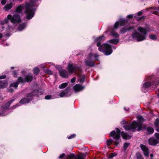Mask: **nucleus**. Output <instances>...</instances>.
Returning <instances> with one entry per match:
<instances>
[{
	"instance_id": "21",
	"label": "nucleus",
	"mask_w": 159,
	"mask_h": 159,
	"mask_svg": "<svg viewBox=\"0 0 159 159\" xmlns=\"http://www.w3.org/2000/svg\"><path fill=\"white\" fill-rule=\"evenodd\" d=\"M110 32L111 35L113 37L116 38H119V35L114 31L113 29L110 31Z\"/></svg>"
},
{
	"instance_id": "16",
	"label": "nucleus",
	"mask_w": 159,
	"mask_h": 159,
	"mask_svg": "<svg viewBox=\"0 0 159 159\" xmlns=\"http://www.w3.org/2000/svg\"><path fill=\"white\" fill-rule=\"evenodd\" d=\"M98 56L97 55L92 54L91 53L89 54L88 59L94 62L96 60H98Z\"/></svg>"
},
{
	"instance_id": "13",
	"label": "nucleus",
	"mask_w": 159,
	"mask_h": 159,
	"mask_svg": "<svg viewBox=\"0 0 159 159\" xmlns=\"http://www.w3.org/2000/svg\"><path fill=\"white\" fill-rule=\"evenodd\" d=\"M70 89L67 88L64 91L60 92L59 95L60 97H66L71 95V94L69 92Z\"/></svg>"
},
{
	"instance_id": "23",
	"label": "nucleus",
	"mask_w": 159,
	"mask_h": 159,
	"mask_svg": "<svg viewBox=\"0 0 159 159\" xmlns=\"http://www.w3.org/2000/svg\"><path fill=\"white\" fill-rule=\"evenodd\" d=\"M152 86H158L159 84V79L157 78L152 81Z\"/></svg>"
},
{
	"instance_id": "2",
	"label": "nucleus",
	"mask_w": 159,
	"mask_h": 159,
	"mask_svg": "<svg viewBox=\"0 0 159 159\" xmlns=\"http://www.w3.org/2000/svg\"><path fill=\"white\" fill-rule=\"evenodd\" d=\"M35 4L33 1L29 4H26L25 12L26 15V18L27 19H31L33 17L35 10Z\"/></svg>"
},
{
	"instance_id": "7",
	"label": "nucleus",
	"mask_w": 159,
	"mask_h": 159,
	"mask_svg": "<svg viewBox=\"0 0 159 159\" xmlns=\"http://www.w3.org/2000/svg\"><path fill=\"white\" fill-rule=\"evenodd\" d=\"M98 49L107 56L111 54L113 52L111 45L107 43L102 44L98 48Z\"/></svg>"
},
{
	"instance_id": "44",
	"label": "nucleus",
	"mask_w": 159,
	"mask_h": 159,
	"mask_svg": "<svg viewBox=\"0 0 159 159\" xmlns=\"http://www.w3.org/2000/svg\"><path fill=\"white\" fill-rule=\"evenodd\" d=\"M144 28H145L147 32H149L150 31V28L148 25H146Z\"/></svg>"
},
{
	"instance_id": "11",
	"label": "nucleus",
	"mask_w": 159,
	"mask_h": 159,
	"mask_svg": "<svg viewBox=\"0 0 159 159\" xmlns=\"http://www.w3.org/2000/svg\"><path fill=\"white\" fill-rule=\"evenodd\" d=\"M148 143L150 145L155 146L159 143L158 139L151 137L148 139Z\"/></svg>"
},
{
	"instance_id": "60",
	"label": "nucleus",
	"mask_w": 159,
	"mask_h": 159,
	"mask_svg": "<svg viewBox=\"0 0 159 159\" xmlns=\"http://www.w3.org/2000/svg\"><path fill=\"white\" fill-rule=\"evenodd\" d=\"M110 31H109V30H107L106 31H105V32H104V33H105V34H107V33L109 32H110Z\"/></svg>"
},
{
	"instance_id": "34",
	"label": "nucleus",
	"mask_w": 159,
	"mask_h": 159,
	"mask_svg": "<svg viewBox=\"0 0 159 159\" xmlns=\"http://www.w3.org/2000/svg\"><path fill=\"white\" fill-rule=\"evenodd\" d=\"M130 145V143H125L123 145V151L125 152L127 150V148Z\"/></svg>"
},
{
	"instance_id": "36",
	"label": "nucleus",
	"mask_w": 159,
	"mask_h": 159,
	"mask_svg": "<svg viewBox=\"0 0 159 159\" xmlns=\"http://www.w3.org/2000/svg\"><path fill=\"white\" fill-rule=\"evenodd\" d=\"M149 38L150 39L155 40L157 39V37L156 35L153 34H151L149 35Z\"/></svg>"
},
{
	"instance_id": "63",
	"label": "nucleus",
	"mask_w": 159,
	"mask_h": 159,
	"mask_svg": "<svg viewBox=\"0 0 159 159\" xmlns=\"http://www.w3.org/2000/svg\"><path fill=\"white\" fill-rule=\"evenodd\" d=\"M20 105L18 104H17L13 106L14 107H17L19 106Z\"/></svg>"
},
{
	"instance_id": "10",
	"label": "nucleus",
	"mask_w": 159,
	"mask_h": 159,
	"mask_svg": "<svg viewBox=\"0 0 159 159\" xmlns=\"http://www.w3.org/2000/svg\"><path fill=\"white\" fill-rule=\"evenodd\" d=\"M106 39L104 35L102 34L99 37L96 38L94 39V41L97 42V46L98 47H99L101 44V43L104 41Z\"/></svg>"
},
{
	"instance_id": "41",
	"label": "nucleus",
	"mask_w": 159,
	"mask_h": 159,
	"mask_svg": "<svg viewBox=\"0 0 159 159\" xmlns=\"http://www.w3.org/2000/svg\"><path fill=\"white\" fill-rule=\"evenodd\" d=\"M137 159H143L142 155L139 153H137L136 154Z\"/></svg>"
},
{
	"instance_id": "28",
	"label": "nucleus",
	"mask_w": 159,
	"mask_h": 159,
	"mask_svg": "<svg viewBox=\"0 0 159 159\" xmlns=\"http://www.w3.org/2000/svg\"><path fill=\"white\" fill-rule=\"evenodd\" d=\"M119 42L118 39H112L109 40L108 42L110 43L114 44H117Z\"/></svg>"
},
{
	"instance_id": "47",
	"label": "nucleus",
	"mask_w": 159,
	"mask_h": 159,
	"mask_svg": "<svg viewBox=\"0 0 159 159\" xmlns=\"http://www.w3.org/2000/svg\"><path fill=\"white\" fill-rule=\"evenodd\" d=\"M45 72L47 74H52V72L48 69H47L46 70Z\"/></svg>"
},
{
	"instance_id": "64",
	"label": "nucleus",
	"mask_w": 159,
	"mask_h": 159,
	"mask_svg": "<svg viewBox=\"0 0 159 159\" xmlns=\"http://www.w3.org/2000/svg\"><path fill=\"white\" fill-rule=\"evenodd\" d=\"M3 115H2V114L0 113V116H3Z\"/></svg>"
},
{
	"instance_id": "26",
	"label": "nucleus",
	"mask_w": 159,
	"mask_h": 159,
	"mask_svg": "<svg viewBox=\"0 0 159 159\" xmlns=\"http://www.w3.org/2000/svg\"><path fill=\"white\" fill-rule=\"evenodd\" d=\"M73 89L74 92H78L80 91V84H75L73 87Z\"/></svg>"
},
{
	"instance_id": "49",
	"label": "nucleus",
	"mask_w": 159,
	"mask_h": 159,
	"mask_svg": "<svg viewBox=\"0 0 159 159\" xmlns=\"http://www.w3.org/2000/svg\"><path fill=\"white\" fill-rule=\"evenodd\" d=\"M155 137L157 139H158L159 140V133H156L154 134V135Z\"/></svg>"
},
{
	"instance_id": "53",
	"label": "nucleus",
	"mask_w": 159,
	"mask_h": 159,
	"mask_svg": "<svg viewBox=\"0 0 159 159\" xmlns=\"http://www.w3.org/2000/svg\"><path fill=\"white\" fill-rule=\"evenodd\" d=\"M6 0H2L1 1V3L2 5H4L6 2Z\"/></svg>"
},
{
	"instance_id": "6",
	"label": "nucleus",
	"mask_w": 159,
	"mask_h": 159,
	"mask_svg": "<svg viewBox=\"0 0 159 159\" xmlns=\"http://www.w3.org/2000/svg\"><path fill=\"white\" fill-rule=\"evenodd\" d=\"M43 93V90L41 89L39 90H34L32 93L28 94L26 98L22 99L19 102L21 104L28 103L32 100L33 96L36 95H41Z\"/></svg>"
},
{
	"instance_id": "42",
	"label": "nucleus",
	"mask_w": 159,
	"mask_h": 159,
	"mask_svg": "<svg viewBox=\"0 0 159 159\" xmlns=\"http://www.w3.org/2000/svg\"><path fill=\"white\" fill-rule=\"evenodd\" d=\"M120 25V23L119 21H116L114 25V29H117L118 28L119 25Z\"/></svg>"
},
{
	"instance_id": "52",
	"label": "nucleus",
	"mask_w": 159,
	"mask_h": 159,
	"mask_svg": "<svg viewBox=\"0 0 159 159\" xmlns=\"http://www.w3.org/2000/svg\"><path fill=\"white\" fill-rule=\"evenodd\" d=\"M133 15L132 14L129 15L127 16V17L129 19H131L133 18Z\"/></svg>"
},
{
	"instance_id": "61",
	"label": "nucleus",
	"mask_w": 159,
	"mask_h": 159,
	"mask_svg": "<svg viewBox=\"0 0 159 159\" xmlns=\"http://www.w3.org/2000/svg\"><path fill=\"white\" fill-rule=\"evenodd\" d=\"M150 156L151 157V158L153 157V154H152V153H151L150 154Z\"/></svg>"
},
{
	"instance_id": "18",
	"label": "nucleus",
	"mask_w": 159,
	"mask_h": 159,
	"mask_svg": "<svg viewBox=\"0 0 159 159\" xmlns=\"http://www.w3.org/2000/svg\"><path fill=\"white\" fill-rule=\"evenodd\" d=\"M85 63L86 66H89L90 67H93L95 65L94 62L88 59L85 61Z\"/></svg>"
},
{
	"instance_id": "57",
	"label": "nucleus",
	"mask_w": 159,
	"mask_h": 159,
	"mask_svg": "<svg viewBox=\"0 0 159 159\" xmlns=\"http://www.w3.org/2000/svg\"><path fill=\"white\" fill-rule=\"evenodd\" d=\"M143 14V12L141 11H139L137 13V15L138 16H140L141 15H142Z\"/></svg>"
},
{
	"instance_id": "50",
	"label": "nucleus",
	"mask_w": 159,
	"mask_h": 159,
	"mask_svg": "<svg viewBox=\"0 0 159 159\" xmlns=\"http://www.w3.org/2000/svg\"><path fill=\"white\" fill-rule=\"evenodd\" d=\"M75 136H76V135L75 134H73L70 136H69L68 137V139H71L73 138H74L75 137Z\"/></svg>"
},
{
	"instance_id": "40",
	"label": "nucleus",
	"mask_w": 159,
	"mask_h": 159,
	"mask_svg": "<svg viewBox=\"0 0 159 159\" xmlns=\"http://www.w3.org/2000/svg\"><path fill=\"white\" fill-rule=\"evenodd\" d=\"M117 155V154L116 152H113L110 154L109 156V157L110 158H112L113 157H115Z\"/></svg>"
},
{
	"instance_id": "15",
	"label": "nucleus",
	"mask_w": 159,
	"mask_h": 159,
	"mask_svg": "<svg viewBox=\"0 0 159 159\" xmlns=\"http://www.w3.org/2000/svg\"><path fill=\"white\" fill-rule=\"evenodd\" d=\"M134 29V27L133 26L128 27L127 26H125L120 30V33L124 34L127 31H130L131 30Z\"/></svg>"
},
{
	"instance_id": "45",
	"label": "nucleus",
	"mask_w": 159,
	"mask_h": 159,
	"mask_svg": "<svg viewBox=\"0 0 159 159\" xmlns=\"http://www.w3.org/2000/svg\"><path fill=\"white\" fill-rule=\"evenodd\" d=\"M144 152V156L146 157H148L149 156V149L148 150H147L146 152Z\"/></svg>"
},
{
	"instance_id": "33",
	"label": "nucleus",
	"mask_w": 159,
	"mask_h": 159,
	"mask_svg": "<svg viewBox=\"0 0 159 159\" xmlns=\"http://www.w3.org/2000/svg\"><path fill=\"white\" fill-rule=\"evenodd\" d=\"M87 152H85L84 153H82L80 152V159H85L86 156Z\"/></svg>"
},
{
	"instance_id": "56",
	"label": "nucleus",
	"mask_w": 159,
	"mask_h": 159,
	"mask_svg": "<svg viewBox=\"0 0 159 159\" xmlns=\"http://www.w3.org/2000/svg\"><path fill=\"white\" fill-rule=\"evenodd\" d=\"M74 157V155L71 154L69 156V158L70 159H71Z\"/></svg>"
},
{
	"instance_id": "1",
	"label": "nucleus",
	"mask_w": 159,
	"mask_h": 159,
	"mask_svg": "<svg viewBox=\"0 0 159 159\" xmlns=\"http://www.w3.org/2000/svg\"><path fill=\"white\" fill-rule=\"evenodd\" d=\"M23 8V7L21 5L19 6L16 8L15 11V14L13 16L11 15H8L7 18L0 21V25L7 23L9 20H10L11 23L14 24H17L20 22L21 19L19 14L21 12Z\"/></svg>"
},
{
	"instance_id": "55",
	"label": "nucleus",
	"mask_w": 159,
	"mask_h": 159,
	"mask_svg": "<svg viewBox=\"0 0 159 159\" xmlns=\"http://www.w3.org/2000/svg\"><path fill=\"white\" fill-rule=\"evenodd\" d=\"M65 155V154L64 153H62L59 156V158H62L64 157Z\"/></svg>"
},
{
	"instance_id": "30",
	"label": "nucleus",
	"mask_w": 159,
	"mask_h": 159,
	"mask_svg": "<svg viewBox=\"0 0 159 159\" xmlns=\"http://www.w3.org/2000/svg\"><path fill=\"white\" fill-rule=\"evenodd\" d=\"M26 26V23H23L21 24H20L18 28V30L21 31L24 29Z\"/></svg>"
},
{
	"instance_id": "51",
	"label": "nucleus",
	"mask_w": 159,
	"mask_h": 159,
	"mask_svg": "<svg viewBox=\"0 0 159 159\" xmlns=\"http://www.w3.org/2000/svg\"><path fill=\"white\" fill-rule=\"evenodd\" d=\"M52 97L51 95H47L45 97L46 99L48 100L51 99Z\"/></svg>"
},
{
	"instance_id": "9",
	"label": "nucleus",
	"mask_w": 159,
	"mask_h": 159,
	"mask_svg": "<svg viewBox=\"0 0 159 159\" xmlns=\"http://www.w3.org/2000/svg\"><path fill=\"white\" fill-rule=\"evenodd\" d=\"M56 68L58 69L60 75L64 78H67L68 77L69 74L66 70L62 69L60 66H57Z\"/></svg>"
},
{
	"instance_id": "29",
	"label": "nucleus",
	"mask_w": 159,
	"mask_h": 159,
	"mask_svg": "<svg viewBox=\"0 0 159 159\" xmlns=\"http://www.w3.org/2000/svg\"><path fill=\"white\" fill-rule=\"evenodd\" d=\"M151 86H152V82L149 81L145 82L143 84L144 87L145 88H148Z\"/></svg>"
},
{
	"instance_id": "20",
	"label": "nucleus",
	"mask_w": 159,
	"mask_h": 159,
	"mask_svg": "<svg viewBox=\"0 0 159 159\" xmlns=\"http://www.w3.org/2000/svg\"><path fill=\"white\" fill-rule=\"evenodd\" d=\"M138 30L142 33L143 35L146 36L147 34V31L145 28L142 27H139L138 28Z\"/></svg>"
},
{
	"instance_id": "27",
	"label": "nucleus",
	"mask_w": 159,
	"mask_h": 159,
	"mask_svg": "<svg viewBox=\"0 0 159 159\" xmlns=\"http://www.w3.org/2000/svg\"><path fill=\"white\" fill-rule=\"evenodd\" d=\"M120 25L121 26H125L128 23V21L127 20H120L119 21Z\"/></svg>"
},
{
	"instance_id": "38",
	"label": "nucleus",
	"mask_w": 159,
	"mask_h": 159,
	"mask_svg": "<svg viewBox=\"0 0 159 159\" xmlns=\"http://www.w3.org/2000/svg\"><path fill=\"white\" fill-rule=\"evenodd\" d=\"M33 71L34 74L35 75L38 74L39 72V69L37 67H36L34 68Z\"/></svg>"
},
{
	"instance_id": "31",
	"label": "nucleus",
	"mask_w": 159,
	"mask_h": 159,
	"mask_svg": "<svg viewBox=\"0 0 159 159\" xmlns=\"http://www.w3.org/2000/svg\"><path fill=\"white\" fill-rule=\"evenodd\" d=\"M140 147L143 152H146L147 150L149 149L146 146L143 144H141Z\"/></svg>"
},
{
	"instance_id": "14",
	"label": "nucleus",
	"mask_w": 159,
	"mask_h": 159,
	"mask_svg": "<svg viewBox=\"0 0 159 159\" xmlns=\"http://www.w3.org/2000/svg\"><path fill=\"white\" fill-rule=\"evenodd\" d=\"M147 125L145 124H142V125L141 126V128L140 130H138L139 129V126H136L135 127H133V128H131V130L133 132H134L136 131V130H137L139 132L142 130H145L146 129H147Z\"/></svg>"
},
{
	"instance_id": "62",
	"label": "nucleus",
	"mask_w": 159,
	"mask_h": 159,
	"mask_svg": "<svg viewBox=\"0 0 159 159\" xmlns=\"http://www.w3.org/2000/svg\"><path fill=\"white\" fill-rule=\"evenodd\" d=\"M2 37V34L1 33H0V39Z\"/></svg>"
},
{
	"instance_id": "22",
	"label": "nucleus",
	"mask_w": 159,
	"mask_h": 159,
	"mask_svg": "<svg viewBox=\"0 0 159 159\" xmlns=\"http://www.w3.org/2000/svg\"><path fill=\"white\" fill-rule=\"evenodd\" d=\"M7 85V82L6 81L4 80L0 81V88H4Z\"/></svg>"
},
{
	"instance_id": "19",
	"label": "nucleus",
	"mask_w": 159,
	"mask_h": 159,
	"mask_svg": "<svg viewBox=\"0 0 159 159\" xmlns=\"http://www.w3.org/2000/svg\"><path fill=\"white\" fill-rule=\"evenodd\" d=\"M13 3L10 2L9 3L7 4L4 7V9L5 11H7L10 9L12 7Z\"/></svg>"
},
{
	"instance_id": "58",
	"label": "nucleus",
	"mask_w": 159,
	"mask_h": 159,
	"mask_svg": "<svg viewBox=\"0 0 159 159\" xmlns=\"http://www.w3.org/2000/svg\"><path fill=\"white\" fill-rule=\"evenodd\" d=\"M153 13L155 15H157L159 13V12L158 11H154Z\"/></svg>"
},
{
	"instance_id": "46",
	"label": "nucleus",
	"mask_w": 159,
	"mask_h": 159,
	"mask_svg": "<svg viewBox=\"0 0 159 159\" xmlns=\"http://www.w3.org/2000/svg\"><path fill=\"white\" fill-rule=\"evenodd\" d=\"M82 84H81V83L80 84V91L83 90L85 88V85H82Z\"/></svg>"
},
{
	"instance_id": "4",
	"label": "nucleus",
	"mask_w": 159,
	"mask_h": 159,
	"mask_svg": "<svg viewBox=\"0 0 159 159\" xmlns=\"http://www.w3.org/2000/svg\"><path fill=\"white\" fill-rule=\"evenodd\" d=\"M116 131L113 130L109 134V136L110 137H112L113 138V141L115 144V147L118 146L120 142L121 141L120 139V134L121 132L120 130L118 128H116Z\"/></svg>"
},
{
	"instance_id": "35",
	"label": "nucleus",
	"mask_w": 159,
	"mask_h": 159,
	"mask_svg": "<svg viewBox=\"0 0 159 159\" xmlns=\"http://www.w3.org/2000/svg\"><path fill=\"white\" fill-rule=\"evenodd\" d=\"M68 85V84L67 83H63L59 86V88L60 89H63L65 88Z\"/></svg>"
},
{
	"instance_id": "3",
	"label": "nucleus",
	"mask_w": 159,
	"mask_h": 159,
	"mask_svg": "<svg viewBox=\"0 0 159 159\" xmlns=\"http://www.w3.org/2000/svg\"><path fill=\"white\" fill-rule=\"evenodd\" d=\"M138 122L136 120H134L131 124L128 125L124 126L125 129L126 130L128 131L131 129V128H133L136 126H139V130H140L141 128V126L142 124L144 122V119L142 116H140L137 117Z\"/></svg>"
},
{
	"instance_id": "37",
	"label": "nucleus",
	"mask_w": 159,
	"mask_h": 159,
	"mask_svg": "<svg viewBox=\"0 0 159 159\" xmlns=\"http://www.w3.org/2000/svg\"><path fill=\"white\" fill-rule=\"evenodd\" d=\"M154 125L156 128L159 127V119L158 118H157L156 119Z\"/></svg>"
},
{
	"instance_id": "8",
	"label": "nucleus",
	"mask_w": 159,
	"mask_h": 159,
	"mask_svg": "<svg viewBox=\"0 0 159 159\" xmlns=\"http://www.w3.org/2000/svg\"><path fill=\"white\" fill-rule=\"evenodd\" d=\"M132 37L133 38L136 39L138 42L142 41L146 39V36L143 35L138 32L134 33L132 34Z\"/></svg>"
},
{
	"instance_id": "54",
	"label": "nucleus",
	"mask_w": 159,
	"mask_h": 159,
	"mask_svg": "<svg viewBox=\"0 0 159 159\" xmlns=\"http://www.w3.org/2000/svg\"><path fill=\"white\" fill-rule=\"evenodd\" d=\"M75 80H76L75 78L73 77V78H72L71 79V82L72 83L75 82Z\"/></svg>"
},
{
	"instance_id": "59",
	"label": "nucleus",
	"mask_w": 159,
	"mask_h": 159,
	"mask_svg": "<svg viewBox=\"0 0 159 159\" xmlns=\"http://www.w3.org/2000/svg\"><path fill=\"white\" fill-rule=\"evenodd\" d=\"M155 130L159 132V127L156 128Z\"/></svg>"
},
{
	"instance_id": "39",
	"label": "nucleus",
	"mask_w": 159,
	"mask_h": 159,
	"mask_svg": "<svg viewBox=\"0 0 159 159\" xmlns=\"http://www.w3.org/2000/svg\"><path fill=\"white\" fill-rule=\"evenodd\" d=\"M15 100L14 99H12L9 101L6 104V107H9L12 103Z\"/></svg>"
},
{
	"instance_id": "25",
	"label": "nucleus",
	"mask_w": 159,
	"mask_h": 159,
	"mask_svg": "<svg viewBox=\"0 0 159 159\" xmlns=\"http://www.w3.org/2000/svg\"><path fill=\"white\" fill-rule=\"evenodd\" d=\"M81 70L80 69V84H83V82H84L85 81V78H86V75H82L81 74Z\"/></svg>"
},
{
	"instance_id": "43",
	"label": "nucleus",
	"mask_w": 159,
	"mask_h": 159,
	"mask_svg": "<svg viewBox=\"0 0 159 159\" xmlns=\"http://www.w3.org/2000/svg\"><path fill=\"white\" fill-rule=\"evenodd\" d=\"M127 123H128V122L125 120H123L121 122V124L124 125V126H123V127L124 128H125L124 126L127 125H126L127 124Z\"/></svg>"
},
{
	"instance_id": "32",
	"label": "nucleus",
	"mask_w": 159,
	"mask_h": 159,
	"mask_svg": "<svg viewBox=\"0 0 159 159\" xmlns=\"http://www.w3.org/2000/svg\"><path fill=\"white\" fill-rule=\"evenodd\" d=\"M112 139H109L107 140V145L108 146H110L112 143H114L115 145V144L114 142L113 141V138H112Z\"/></svg>"
},
{
	"instance_id": "48",
	"label": "nucleus",
	"mask_w": 159,
	"mask_h": 159,
	"mask_svg": "<svg viewBox=\"0 0 159 159\" xmlns=\"http://www.w3.org/2000/svg\"><path fill=\"white\" fill-rule=\"evenodd\" d=\"M145 16H142L141 17H140L138 18L137 20L138 21H140L141 20H143L145 19Z\"/></svg>"
},
{
	"instance_id": "24",
	"label": "nucleus",
	"mask_w": 159,
	"mask_h": 159,
	"mask_svg": "<svg viewBox=\"0 0 159 159\" xmlns=\"http://www.w3.org/2000/svg\"><path fill=\"white\" fill-rule=\"evenodd\" d=\"M147 130L148 132V134H152L154 131V129L150 126H148L147 128Z\"/></svg>"
},
{
	"instance_id": "5",
	"label": "nucleus",
	"mask_w": 159,
	"mask_h": 159,
	"mask_svg": "<svg viewBox=\"0 0 159 159\" xmlns=\"http://www.w3.org/2000/svg\"><path fill=\"white\" fill-rule=\"evenodd\" d=\"M33 79L32 76L30 74L27 75L25 78L23 79L21 77H19L18 79V81L14 83H11L10 86V89H8L9 92L12 93L13 92V90L12 89L11 87H13L16 88L18 87L19 82L23 83L25 82H30Z\"/></svg>"
},
{
	"instance_id": "17",
	"label": "nucleus",
	"mask_w": 159,
	"mask_h": 159,
	"mask_svg": "<svg viewBox=\"0 0 159 159\" xmlns=\"http://www.w3.org/2000/svg\"><path fill=\"white\" fill-rule=\"evenodd\" d=\"M121 136L123 139L126 140L130 139L132 137V136L127 134L124 131L121 132Z\"/></svg>"
},
{
	"instance_id": "12",
	"label": "nucleus",
	"mask_w": 159,
	"mask_h": 159,
	"mask_svg": "<svg viewBox=\"0 0 159 159\" xmlns=\"http://www.w3.org/2000/svg\"><path fill=\"white\" fill-rule=\"evenodd\" d=\"M77 68L75 65L73 66L71 63H69L68 65L67 70L69 75L75 71L77 69Z\"/></svg>"
}]
</instances>
